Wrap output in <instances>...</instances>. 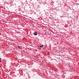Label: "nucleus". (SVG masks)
Here are the masks:
<instances>
[{"mask_svg":"<svg viewBox=\"0 0 79 79\" xmlns=\"http://www.w3.org/2000/svg\"><path fill=\"white\" fill-rule=\"evenodd\" d=\"M38 34L37 32V31H35L33 33V35H37Z\"/></svg>","mask_w":79,"mask_h":79,"instance_id":"obj_1","label":"nucleus"},{"mask_svg":"<svg viewBox=\"0 0 79 79\" xmlns=\"http://www.w3.org/2000/svg\"><path fill=\"white\" fill-rule=\"evenodd\" d=\"M18 48H20V49H21V48H21V47H20V46H18Z\"/></svg>","mask_w":79,"mask_h":79,"instance_id":"obj_2","label":"nucleus"},{"mask_svg":"<svg viewBox=\"0 0 79 79\" xmlns=\"http://www.w3.org/2000/svg\"><path fill=\"white\" fill-rule=\"evenodd\" d=\"M44 47V45H42L41 46H40V48H42V47Z\"/></svg>","mask_w":79,"mask_h":79,"instance_id":"obj_3","label":"nucleus"},{"mask_svg":"<svg viewBox=\"0 0 79 79\" xmlns=\"http://www.w3.org/2000/svg\"><path fill=\"white\" fill-rule=\"evenodd\" d=\"M1 58H0V63L1 62Z\"/></svg>","mask_w":79,"mask_h":79,"instance_id":"obj_4","label":"nucleus"}]
</instances>
